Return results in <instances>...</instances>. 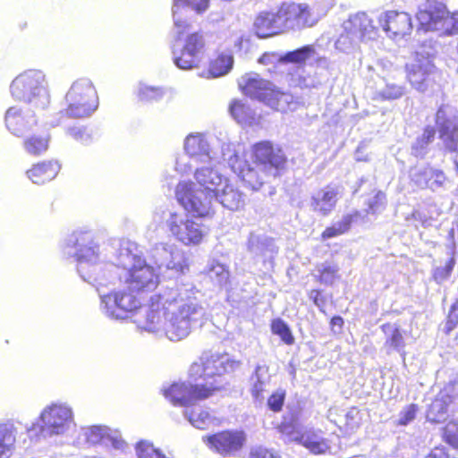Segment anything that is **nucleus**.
<instances>
[{"instance_id": "nucleus-6", "label": "nucleus", "mask_w": 458, "mask_h": 458, "mask_svg": "<svg viewBox=\"0 0 458 458\" xmlns=\"http://www.w3.org/2000/svg\"><path fill=\"white\" fill-rule=\"evenodd\" d=\"M12 95L25 102H38L42 98L41 105L47 101L45 75L40 71H29L17 76L11 84Z\"/></svg>"}, {"instance_id": "nucleus-23", "label": "nucleus", "mask_w": 458, "mask_h": 458, "mask_svg": "<svg viewBox=\"0 0 458 458\" xmlns=\"http://www.w3.org/2000/svg\"><path fill=\"white\" fill-rule=\"evenodd\" d=\"M197 183L200 186L199 190L215 197L226 178H224L216 170L209 167L197 169L194 174Z\"/></svg>"}, {"instance_id": "nucleus-17", "label": "nucleus", "mask_w": 458, "mask_h": 458, "mask_svg": "<svg viewBox=\"0 0 458 458\" xmlns=\"http://www.w3.org/2000/svg\"><path fill=\"white\" fill-rule=\"evenodd\" d=\"M383 30L391 37H403L412 30L411 16L404 12L387 11L380 18Z\"/></svg>"}, {"instance_id": "nucleus-31", "label": "nucleus", "mask_w": 458, "mask_h": 458, "mask_svg": "<svg viewBox=\"0 0 458 458\" xmlns=\"http://www.w3.org/2000/svg\"><path fill=\"white\" fill-rule=\"evenodd\" d=\"M16 428L11 423L0 424V458H11L15 451Z\"/></svg>"}, {"instance_id": "nucleus-16", "label": "nucleus", "mask_w": 458, "mask_h": 458, "mask_svg": "<svg viewBox=\"0 0 458 458\" xmlns=\"http://www.w3.org/2000/svg\"><path fill=\"white\" fill-rule=\"evenodd\" d=\"M72 419V412L69 409L52 405L45 409L40 414L43 424L40 430L46 435H58L63 432L65 424Z\"/></svg>"}, {"instance_id": "nucleus-9", "label": "nucleus", "mask_w": 458, "mask_h": 458, "mask_svg": "<svg viewBox=\"0 0 458 458\" xmlns=\"http://www.w3.org/2000/svg\"><path fill=\"white\" fill-rule=\"evenodd\" d=\"M205 49L206 39L204 32H191L184 38L181 49L173 50L174 63L182 70L199 68L203 61Z\"/></svg>"}, {"instance_id": "nucleus-15", "label": "nucleus", "mask_w": 458, "mask_h": 458, "mask_svg": "<svg viewBox=\"0 0 458 458\" xmlns=\"http://www.w3.org/2000/svg\"><path fill=\"white\" fill-rule=\"evenodd\" d=\"M5 125L16 136H21L37 126L38 120L28 105L11 106L5 113Z\"/></svg>"}, {"instance_id": "nucleus-60", "label": "nucleus", "mask_w": 458, "mask_h": 458, "mask_svg": "<svg viewBox=\"0 0 458 458\" xmlns=\"http://www.w3.org/2000/svg\"><path fill=\"white\" fill-rule=\"evenodd\" d=\"M276 57V54L273 52H265L258 59L259 64L263 65H268L273 63V59Z\"/></svg>"}, {"instance_id": "nucleus-22", "label": "nucleus", "mask_w": 458, "mask_h": 458, "mask_svg": "<svg viewBox=\"0 0 458 458\" xmlns=\"http://www.w3.org/2000/svg\"><path fill=\"white\" fill-rule=\"evenodd\" d=\"M217 199L223 207L233 211L242 208L245 205V198L233 184L226 179L225 183L215 195L214 199Z\"/></svg>"}, {"instance_id": "nucleus-20", "label": "nucleus", "mask_w": 458, "mask_h": 458, "mask_svg": "<svg viewBox=\"0 0 458 458\" xmlns=\"http://www.w3.org/2000/svg\"><path fill=\"white\" fill-rule=\"evenodd\" d=\"M241 181L253 191L259 190L270 176V172L261 165L251 166L247 162L234 168Z\"/></svg>"}, {"instance_id": "nucleus-12", "label": "nucleus", "mask_w": 458, "mask_h": 458, "mask_svg": "<svg viewBox=\"0 0 458 458\" xmlns=\"http://www.w3.org/2000/svg\"><path fill=\"white\" fill-rule=\"evenodd\" d=\"M250 157L253 163L267 168L281 171L286 168L287 157L283 148L270 140H260L250 147Z\"/></svg>"}, {"instance_id": "nucleus-45", "label": "nucleus", "mask_w": 458, "mask_h": 458, "mask_svg": "<svg viewBox=\"0 0 458 458\" xmlns=\"http://www.w3.org/2000/svg\"><path fill=\"white\" fill-rule=\"evenodd\" d=\"M203 148V140L199 135L190 134L184 140V149L190 156L198 155Z\"/></svg>"}, {"instance_id": "nucleus-51", "label": "nucleus", "mask_w": 458, "mask_h": 458, "mask_svg": "<svg viewBox=\"0 0 458 458\" xmlns=\"http://www.w3.org/2000/svg\"><path fill=\"white\" fill-rule=\"evenodd\" d=\"M428 168H425V169L416 172L412 175L411 182L417 188H419L420 190H425V189L431 190V183H430L429 176H428Z\"/></svg>"}, {"instance_id": "nucleus-11", "label": "nucleus", "mask_w": 458, "mask_h": 458, "mask_svg": "<svg viewBox=\"0 0 458 458\" xmlns=\"http://www.w3.org/2000/svg\"><path fill=\"white\" fill-rule=\"evenodd\" d=\"M124 283L137 293L152 292L159 284V276L145 260L135 258L126 273Z\"/></svg>"}, {"instance_id": "nucleus-38", "label": "nucleus", "mask_w": 458, "mask_h": 458, "mask_svg": "<svg viewBox=\"0 0 458 458\" xmlns=\"http://www.w3.org/2000/svg\"><path fill=\"white\" fill-rule=\"evenodd\" d=\"M316 270L315 281L320 284L331 285L339 278V267L336 265L324 263L317 266Z\"/></svg>"}, {"instance_id": "nucleus-19", "label": "nucleus", "mask_w": 458, "mask_h": 458, "mask_svg": "<svg viewBox=\"0 0 458 458\" xmlns=\"http://www.w3.org/2000/svg\"><path fill=\"white\" fill-rule=\"evenodd\" d=\"M338 196L337 187L327 184L310 197V208L314 212L327 216L335 208Z\"/></svg>"}, {"instance_id": "nucleus-28", "label": "nucleus", "mask_w": 458, "mask_h": 458, "mask_svg": "<svg viewBox=\"0 0 458 458\" xmlns=\"http://www.w3.org/2000/svg\"><path fill=\"white\" fill-rule=\"evenodd\" d=\"M23 140V148L25 151L31 156L38 157L48 149L49 147V135L44 131L36 130L33 128Z\"/></svg>"}, {"instance_id": "nucleus-26", "label": "nucleus", "mask_w": 458, "mask_h": 458, "mask_svg": "<svg viewBox=\"0 0 458 458\" xmlns=\"http://www.w3.org/2000/svg\"><path fill=\"white\" fill-rule=\"evenodd\" d=\"M380 329L386 336L384 345L387 352L403 351L406 345L404 332L399 325L386 322L380 326Z\"/></svg>"}, {"instance_id": "nucleus-3", "label": "nucleus", "mask_w": 458, "mask_h": 458, "mask_svg": "<svg viewBox=\"0 0 458 458\" xmlns=\"http://www.w3.org/2000/svg\"><path fill=\"white\" fill-rule=\"evenodd\" d=\"M174 304L176 311L173 312L165 326V335L171 341H181L187 337L192 328V324L197 321V315L200 307L195 298H184L179 295L172 301L165 300L164 305Z\"/></svg>"}, {"instance_id": "nucleus-57", "label": "nucleus", "mask_w": 458, "mask_h": 458, "mask_svg": "<svg viewBox=\"0 0 458 458\" xmlns=\"http://www.w3.org/2000/svg\"><path fill=\"white\" fill-rule=\"evenodd\" d=\"M424 458H455L445 446L433 447Z\"/></svg>"}, {"instance_id": "nucleus-48", "label": "nucleus", "mask_w": 458, "mask_h": 458, "mask_svg": "<svg viewBox=\"0 0 458 458\" xmlns=\"http://www.w3.org/2000/svg\"><path fill=\"white\" fill-rule=\"evenodd\" d=\"M247 458H283L282 455L273 448L265 446L252 447Z\"/></svg>"}, {"instance_id": "nucleus-42", "label": "nucleus", "mask_w": 458, "mask_h": 458, "mask_svg": "<svg viewBox=\"0 0 458 458\" xmlns=\"http://www.w3.org/2000/svg\"><path fill=\"white\" fill-rule=\"evenodd\" d=\"M286 391L284 389H277L274 391L267 400L268 409L273 412H280L284 405Z\"/></svg>"}, {"instance_id": "nucleus-59", "label": "nucleus", "mask_w": 458, "mask_h": 458, "mask_svg": "<svg viewBox=\"0 0 458 458\" xmlns=\"http://www.w3.org/2000/svg\"><path fill=\"white\" fill-rule=\"evenodd\" d=\"M329 326H330V329L333 333L339 334L343 331V328L344 326V320L339 315L333 316L329 321Z\"/></svg>"}, {"instance_id": "nucleus-47", "label": "nucleus", "mask_w": 458, "mask_h": 458, "mask_svg": "<svg viewBox=\"0 0 458 458\" xmlns=\"http://www.w3.org/2000/svg\"><path fill=\"white\" fill-rule=\"evenodd\" d=\"M436 135V130L433 126L428 125L423 129V132L416 139L413 148L416 150L424 149L429 143H431Z\"/></svg>"}, {"instance_id": "nucleus-21", "label": "nucleus", "mask_w": 458, "mask_h": 458, "mask_svg": "<svg viewBox=\"0 0 458 458\" xmlns=\"http://www.w3.org/2000/svg\"><path fill=\"white\" fill-rule=\"evenodd\" d=\"M60 171V165L55 160L38 162L27 170L29 179L36 184H44L55 179Z\"/></svg>"}, {"instance_id": "nucleus-1", "label": "nucleus", "mask_w": 458, "mask_h": 458, "mask_svg": "<svg viewBox=\"0 0 458 458\" xmlns=\"http://www.w3.org/2000/svg\"><path fill=\"white\" fill-rule=\"evenodd\" d=\"M238 366L239 361L231 359L227 353L205 351L191 364L188 375L192 380L202 379L201 384L216 383L218 393L224 389L219 378L233 372Z\"/></svg>"}, {"instance_id": "nucleus-53", "label": "nucleus", "mask_w": 458, "mask_h": 458, "mask_svg": "<svg viewBox=\"0 0 458 458\" xmlns=\"http://www.w3.org/2000/svg\"><path fill=\"white\" fill-rule=\"evenodd\" d=\"M67 134L73 140L81 143L87 142L90 140L91 135L86 128L80 126H73L67 129Z\"/></svg>"}, {"instance_id": "nucleus-27", "label": "nucleus", "mask_w": 458, "mask_h": 458, "mask_svg": "<svg viewBox=\"0 0 458 458\" xmlns=\"http://www.w3.org/2000/svg\"><path fill=\"white\" fill-rule=\"evenodd\" d=\"M407 79L410 83L418 90L424 91L432 72L428 64L417 62L406 66Z\"/></svg>"}, {"instance_id": "nucleus-55", "label": "nucleus", "mask_w": 458, "mask_h": 458, "mask_svg": "<svg viewBox=\"0 0 458 458\" xmlns=\"http://www.w3.org/2000/svg\"><path fill=\"white\" fill-rule=\"evenodd\" d=\"M428 176L431 183V190L442 187L446 180L445 174L443 171L428 168Z\"/></svg>"}, {"instance_id": "nucleus-50", "label": "nucleus", "mask_w": 458, "mask_h": 458, "mask_svg": "<svg viewBox=\"0 0 458 458\" xmlns=\"http://www.w3.org/2000/svg\"><path fill=\"white\" fill-rule=\"evenodd\" d=\"M458 326V300H456L446 318L445 325V334L449 335L456 327Z\"/></svg>"}, {"instance_id": "nucleus-25", "label": "nucleus", "mask_w": 458, "mask_h": 458, "mask_svg": "<svg viewBox=\"0 0 458 458\" xmlns=\"http://www.w3.org/2000/svg\"><path fill=\"white\" fill-rule=\"evenodd\" d=\"M209 6V0H174L173 14L174 19V25L178 29V33H182L186 29H189L190 24L182 21L176 15L184 9L194 10L198 13H202Z\"/></svg>"}, {"instance_id": "nucleus-2", "label": "nucleus", "mask_w": 458, "mask_h": 458, "mask_svg": "<svg viewBox=\"0 0 458 458\" xmlns=\"http://www.w3.org/2000/svg\"><path fill=\"white\" fill-rule=\"evenodd\" d=\"M177 202L186 215L199 220L211 219L215 214L214 197L204 191L195 189L191 181L179 182L174 190Z\"/></svg>"}, {"instance_id": "nucleus-24", "label": "nucleus", "mask_w": 458, "mask_h": 458, "mask_svg": "<svg viewBox=\"0 0 458 458\" xmlns=\"http://www.w3.org/2000/svg\"><path fill=\"white\" fill-rule=\"evenodd\" d=\"M453 401L454 398L448 392H439L428 407V420L435 423H438L445 420L447 415L449 406L453 403Z\"/></svg>"}, {"instance_id": "nucleus-39", "label": "nucleus", "mask_w": 458, "mask_h": 458, "mask_svg": "<svg viewBox=\"0 0 458 458\" xmlns=\"http://www.w3.org/2000/svg\"><path fill=\"white\" fill-rule=\"evenodd\" d=\"M315 52V47L312 45H305L300 48L285 53L280 60L284 63L304 64L307 60L314 55Z\"/></svg>"}, {"instance_id": "nucleus-63", "label": "nucleus", "mask_w": 458, "mask_h": 458, "mask_svg": "<svg viewBox=\"0 0 458 458\" xmlns=\"http://www.w3.org/2000/svg\"><path fill=\"white\" fill-rule=\"evenodd\" d=\"M152 317V320H151V323L154 322L153 318L156 317V314L153 312V310L151 311V314L148 315V317Z\"/></svg>"}, {"instance_id": "nucleus-4", "label": "nucleus", "mask_w": 458, "mask_h": 458, "mask_svg": "<svg viewBox=\"0 0 458 458\" xmlns=\"http://www.w3.org/2000/svg\"><path fill=\"white\" fill-rule=\"evenodd\" d=\"M219 387L216 383L191 384L174 382L161 389L164 397L174 406L186 409L197 401L208 399L217 394Z\"/></svg>"}, {"instance_id": "nucleus-46", "label": "nucleus", "mask_w": 458, "mask_h": 458, "mask_svg": "<svg viewBox=\"0 0 458 458\" xmlns=\"http://www.w3.org/2000/svg\"><path fill=\"white\" fill-rule=\"evenodd\" d=\"M259 368H257L254 373L255 381L253 382L250 394L254 400L261 402L264 399L266 391V382L259 374Z\"/></svg>"}, {"instance_id": "nucleus-8", "label": "nucleus", "mask_w": 458, "mask_h": 458, "mask_svg": "<svg viewBox=\"0 0 458 458\" xmlns=\"http://www.w3.org/2000/svg\"><path fill=\"white\" fill-rule=\"evenodd\" d=\"M277 9L284 32L312 28L318 22V18L306 3L283 2Z\"/></svg>"}, {"instance_id": "nucleus-52", "label": "nucleus", "mask_w": 458, "mask_h": 458, "mask_svg": "<svg viewBox=\"0 0 458 458\" xmlns=\"http://www.w3.org/2000/svg\"><path fill=\"white\" fill-rule=\"evenodd\" d=\"M167 267L177 274L183 275L189 271V260L188 258L184 255H181V257L176 259L173 258V259L169 262Z\"/></svg>"}, {"instance_id": "nucleus-61", "label": "nucleus", "mask_w": 458, "mask_h": 458, "mask_svg": "<svg viewBox=\"0 0 458 458\" xmlns=\"http://www.w3.org/2000/svg\"><path fill=\"white\" fill-rule=\"evenodd\" d=\"M439 137L443 140L449 137V129L447 126H442L439 130Z\"/></svg>"}, {"instance_id": "nucleus-58", "label": "nucleus", "mask_w": 458, "mask_h": 458, "mask_svg": "<svg viewBox=\"0 0 458 458\" xmlns=\"http://www.w3.org/2000/svg\"><path fill=\"white\" fill-rule=\"evenodd\" d=\"M308 297L312 302L319 308L321 312H325L322 309L323 304L325 303V298L322 295V291L320 289H311L308 293Z\"/></svg>"}, {"instance_id": "nucleus-40", "label": "nucleus", "mask_w": 458, "mask_h": 458, "mask_svg": "<svg viewBox=\"0 0 458 458\" xmlns=\"http://www.w3.org/2000/svg\"><path fill=\"white\" fill-rule=\"evenodd\" d=\"M270 329L272 334L280 337L281 341L287 344L293 345L295 338L292 333L290 327L282 318H277L271 320Z\"/></svg>"}, {"instance_id": "nucleus-14", "label": "nucleus", "mask_w": 458, "mask_h": 458, "mask_svg": "<svg viewBox=\"0 0 458 458\" xmlns=\"http://www.w3.org/2000/svg\"><path fill=\"white\" fill-rule=\"evenodd\" d=\"M176 218L175 214L172 215V220L169 223V230L175 239L187 246L200 244L206 235L203 225L192 219L177 221Z\"/></svg>"}, {"instance_id": "nucleus-35", "label": "nucleus", "mask_w": 458, "mask_h": 458, "mask_svg": "<svg viewBox=\"0 0 458 458\" xmlns=\"http://www.w3.org/2000/svg\"><path fill=\"white\" fill-rule=\"evenodd\" d=\"M365 38V29H357L355 25H352L350 28H345L339 35L335 41V47L343 51L356 41H364Z\"/></svg>"}, {"instance_id": "nucleus-13", "label": "nucleus", "mask_w": 458, "mask_h": 458, "mask_svg": "<svg viewBox=\"0 0 458 458\" xmlns=\"http://www.w3.org/2000/svg\"><path fill=\"white\" fill-rule=\"evenodd\" d=\"M417 19L426 30L451 32L457 24L454 13H451L445 5L438 4H429L424 9L419 10Z\"/></svg>"}, {"instance_id": "nucleus-18", "label": "nucleus", "mask_w": 458, "mask_h": 458, "mask_svg": "<svg viewBox=\"0 0 458 458\" xmlns=\"http://www.w3.org/2000/svg\"><path fill=\"white\" fill-rule=\"evenodd\" d=\"M253 30L259 38H267L284 33L278 9L273 13L261 11L254 18Z\"/></svg>"}, {"instance_id": "nucleus-36", "label": "nucleus", "mask_w": 458, "mask_h": 458, "mask_svg": "<svg viewBox=\"0 0 458 458\" xmlns=\"http://www.w3.org/2000/svg\"><path fill=\"white\" fill-rule=\"evenodd\" d=\"M184 415L196 428L204 429L211 421V413L206 408L192 404L184 411Z\"/></svg>"}, {"instance_id": "nucleus-10", "label": "nucleus", "mask_w": 458, "mask_h": 458, "mask_svg": "<svg viewBox=\"0 0 458 458\" xmlns=\"http://www.w3.org/2000/svg\"><path fill=\"white\" fill-rule=\"evenodd\" d=\"M106 312L112 318H125L141 307V301L136 291L129 288L113 291L103 299Z\"/></svg>"}, {"instance_id": "nucleus-29", "label": "nucleus", "mask_w": 458, "mask_h": 458, "mask_svg": "<svg viewBox=\"0 0 458 458\" xmlns=\"http://www.w3.org/2000/svg\"><path fill=\"white\" fill-rule=\"evenodd\" d=\"M233 58L225 52H216L208 61V78H217L227 74L233 67Z\"/></svg>"}, {"instance_id": "nucleus-5", "label": "nucleus", "mask_w": 458, "mask_h": 458, "mask_svg": "<svg viewBox=\"0 0 458 458\" xmlns=\"http://www.w3.org/2000/svg\"><path fill=\"white\" fill-rule=\"evenodd\" d=\"M67 117L81 118L91 114L98 107V98L93 84L85 80L73 82L66 93Z\"/></svg>"}, {"instance_id": "nucleus-49", "label": "nucleus", "mask_w": 458, "mask_h": 458, "mask_svg": "<svg viewBox=\"0 0 458 458\" xmlns=\"http://www.w3.org/2000/svg\"><path fill=\"white\" fill-rule=\"evenodd\" d=\"M455 265V259L454 257L450 258L445 266L438 267L434 269L433 277L437 282L446 280L452 274V271Z\"/></svg>"}, {"instance_id": "nucleus-43", "label": "nucleus", "mask_w": 458, "mask_h": 458, "mask_svg": "<svg viewBox=\"0 0 458 458\" xmlns=\"http://www.w3.org/2000/svg\"><path fill=\"white\" fill-rule=\"evenodd\" d=\"M419 411V405L416 403H410L403 408L399 413V419L396 422L397 426H406L413 421Z\"/></svg>"}, {"instance_id": "nucleus-33", "label": "nucleus", "mask_w": 458, "mask_h": 458, "mask_svg": "<svg viewBox=\"0 0 458 458\" xmlns=\"http://www.w3.org/2000/svg\"><path fill=\"white\" fill-rule=\"evenodd\" d=\"M358 216H360V213L358 211H355L352 214L344 215L337 225H332L325 228L320 234L321 240L327 241L346 233L351 229L354 219Z\"/></svg>"}, {"instance_id": "nucleus-7", "label": "nucleus", "mask_w": 458, "mask_h": 458, "mask_svg": "<svg viewBox=\"0 0 458 458\" xmlns=\"http://www.w3.org/2000/svg\"><path fill=\"white\" fill-rule=\"evenodd\" d=\"M203 443L221 457H234L247 445V435L242 429H222L202 437Z\"/></svg>"}, {"instance_id": "nucleus-54", "label": "nucleus", "mask_w": 458, "mask_h": 458, "mask_svg": "<svg viewBox=\"0 0 458 458\" xmlns=\"http://www.w3.org/2000/svg\"><path fill=\"white\" fill-rule=\"evenodd\" d=\"M403 89L396 85H386V89L379 93V97L383 100L397 99L403 95Z\"/></svg>"}, {"instance_id": "nucleus-64", "label": "nucleus", "mask_w": 458, "mask_h": 458, "mask_svg": "<svg viewBox=\"0 0 458 458\" xmlns=\"http://www.w3.org/2000/svg\"><path fill=\"white\" fill-rule=\"evenodd\" d=\"M457 169H458V163H457Z\"/></svg>"}, {"instance_id": "nucleus-56", "label": "nucleus", "mask_w": 458, "mask_h": 458, "mask_svg": "<svg viewBox=\"0 0 458 458\" xmlns=\"http://www.w3.org/2000/svg\"><path fill=\"white\" fill-rule=\"evenodd\" d=\"M105 437L104 430L98 427H91L86 434V442L89 445H94L102 442Z\"/></svg>"}, {"instance_id": "nucleus-41", "label": "nucleus", "mask_w": 458, "mask_h": 458, "mask_svg": "<svg viewBox=\"0 0 458 458\" xmlns=\"http://www.w3.org/2000/svg\"><path fill=\"white\" fill-rule=\"evenodd\" d=\"M136 454L138 458H167L153 444L147 441H140L136 445Z\"/></svg>"}, {"instance_id": "nucleus-62", "label": "nucleus", "mask_w": 458, "mask_h": 458, "mask_svg": "<svg viewBox=\"0 0 458 458\" xmlns=\"http://www.w3.org/2000/svg\"><path fill=\"white\" fill-rule=\"evenodd\" d=\"M353 412H354V413H356V414H359V413H360V411H359V410H358V409H356V408H352V409L350 411V412L347 414V417L352 416V414Z\"/></svg>"}, {"instance_id": "nucleus-34", "label": "nucleus", "mask_w": 458, "mask_h": 458, "mask_svg": "<svg viewBox=\"0 0 458 458\" xmlns=\"http://www.w3.org/2000/svg\"><path fill=\"white\" fill-rule=\"evenodd\" d=\"M271 82L261 78H247L242 85V91L262 101L266 91L268 90Z\"/></svg>"}, {"instance_id": "nucleus-44", "label": "nucleus", "mask_w": 458, "mask_h": 458, "mask_svg": "<svg viewBox=\"0 0 458 458\" xmlns=\"http://www.w3.org/2000/svg\"><path fill=\"white\" fill-rule=\"evenodd\" d=\"M443 439L454 448L458 449V422H448L443 430Z\"/></svg>"}, {"instance_id": "nucleus-37", "label": "nucleus", "mask_w": 458, "mask_h": 458, "mask_svg": "<svg viewBox=\"0 0 458 458\" xmlns=\"http://www.w3.org/2000/svg\"><path fill=\"white\" fill-rule=\"evenodd\" d=\"M229 112L233 119L240 123H247L254 120L253 111L240 99H233L231 101Z\"/></svg>"}, {"instance_id": "nucleus-32", "label": "nucleus", "mask_w": 458, "mask_h": 458, "mask_svg": "<svg viewBox=\"0 0 458 458\" xmlns=\"http://www.w3.org/2000/svg\"><path fill=\"white\" fill-rule=\"evenodd\" d=\"M262 101L275 110L284 111L292 102V96L287 92L280 90L271 83Z\"/></svg>"}, {"instance_id": "nucleus-30", "label": "nucleus", "mask_w": 458, "mask_h": 458, "mask_svg": "<svg viewBox=\"0 0 458 458\" xmlns=\"http://www.w3.org/2000/svg\"><path fill=\"white\" fill-rule=\"evenodd\" d=\"M299 443L313 454H324L329 451L327 439L319 436L318 432L308 429L298 437Z\"/></svg>"}]
</instances>
